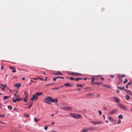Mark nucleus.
Instances as JSON below:
<instances>
[{
  "label": "nucleus",
  "instance_id": "obj_3",
  "mask_svg": "<svg viewBox=\"0 0 132 132\" xmlns=\"http://www.w3.org/2000/svg\"><path fill=\"white\" fill-rule=\"evenodd\" d=\"M118 106L124 110L126 111L128 110V109L126 107L125 105H123L121 104H118Z\"/></svg>",
  "mask_w": 132,
  "mask_h": 132
},
{
  "label": "nucleus",
  "instance_id": "obj_10",
  "mask_svg": "<svg viewBox=\"0 0 132 132\" xmlns=\"http://www.w3.org/2000/svg\"><path fill=\"white\" fill-rule=\"evenodd\" d=\"M91 129V128H88L86 129H82L81 132H87L90 130Z\"/></svg>",
  "mask_w": 132,
  "mask_h": 132
},
{
  "label": "nucleus",
  "instance_id": "obj_54",
  "mask_svg": "<svg viewBox=\"0 0 132 132\" xmlns=\"http://www.w3.org/2000/svg\"><path fill=\"white\" fill-rule=\"evenodd\" d=\"M100 78L102 80H104V78L103 77H101Z\"/></svg>",
  "mask_w": 132,
  "mask_h": 132
},
{
  "label": "nucleus",
  "instance_id": "obj_4",
  "mask_svg": "<svg viewBox=\"0 0 132 132\" xmlns=\"http://www.w3.org/2000/svg\"><path fill=\"white\" fill-rule=\"evenodd\" d=\"M117 111L118 109L117 108H116L112 111L109 112L108 114H114L116 113L117 112Z\"/></svg>",
  "mask_w": 132,
  "mask_h": 132
},
{
  "label": "nucleus",
  "instance_id": "obj_39",
  "mask_svg": "<svg viewBox=\"0 0 132 132\" xmlns=\"http://www.w3.org/2000/svg\"><path fill=\"white\" fill-rule=\"evenodd\" d=\"M57 78H58V77H55L54 78H53V81H55L56 79Z\"/></svg>",
  "mask_w": 132,
  "mask_h": 132
},
{
  "label": "nucleus",
  "instance_id": "obj_38",
  "mask_svg": "<svg viewBox=\"0 0 132 132\" xmlns=\"http://www.w3.org/2000/svg\"><path fill=\"white\" fill-rule=\"evenodd\" d=\"M32 102L31 103H30V104H29V106L28 107V108H29L31 107L32 105Z\"/></svg>",
  "mask_w": 132,
  "mask_h": 132
},
{
  "label": "nucleus",
  "instance_id": "obj_42",
  "mask_svg": "<svg viewBox=\"0 0 132 132\" xmlns=\"http://www.w3.org/2000/svg\"><path fill=\"white\" fill-rule=\"evenodd\" d=\"M10 68L12 69H14V68L13 67L10 66Z\"/></svg>",
  "mask_w": 132,
  "mask_h": 132
},
{
  "label": "nucleus",
  "instance_id": "obj_44",
  "mask_svg": "<svg viewBox=\"0 0 132 132\" xmlns=\"http://www.w3.org/2000/svg\"><path fill=\"white\" fill-rule=\"evenodd\" d=\"M47 127H48V126H46V127H44V129L45 130H47Z\"/></svg>",
  "mask_w": 132,
  "mask_h": 132
},
{
  "label": "nucleus",
  "instance_id": "obj_26",
  "mask_svg": "<svg viewBox=\"0 0 132 132\" xmlns=\"http://www.w3.org/2000/svg\"><path fill=\"white\" fill-rule=\"evenodd\" d=\"M60 88V87H58L54 88L52 89L53 90H58Z\"/></svg>",
  "mask_w": 132,
  "mask_h": 132
},
{
  "label": "nucleus",
  "instance_id": "obj_58",
  "mask_svg": "<svg viewBox=\"0 0 132 132\" xmlns=\"http://www.w3.org/2000/svg\"><path fill=\"white\" fill-rule=\"evenodd\" d=\"M116 91H117V93H118L119 92V90H118L117 89H116Z\"/></svg>",
  "mask_w": 132,
  "mask_h": 132
},
{
  "label": "nucleus",
  "instance_id": "obj_22",
  "mask_svg": "<svg viewBox=\"0 0 132 132\" xmlns=\"http://www.w3.org/2000/svg\"><path fill=\"white\" fill-rule=\"evenodd\" d=\"M117 88L120 90H124L125 87L123 86V87H118Z\"/></svg>",
  "mask_w": 132,
  "mask_h": 132
},
{
  "label": "nucleus",
  "instance_id": "obj_50",
  "mask_svg": "<svg viewBox=\"0 0 132 132\" xmlns=\"http://www.w3.org/2000/svg\"><path fill=\"white\" fill-rule=\"evenodd\" d=\"M4 68V67L3 66H2L1 67V70H3Z\"/></svg>",
  "mask_w": 132,
  "mask_h": 132
},
{
  "label": "nucleus",
  "instance_id": "obj_28",
  "mask_svg": "<svg viewBox=\"0 0 132 132\" xmlns=\"http://www.w3.org/2000/svg\"><path fill=\"white\" fill-rule=\"evenodd\" d=\"M8 96H4L3 99L4 100H5L7 99L8 98Z\"/></svg>",
  "mask_w": 132,
  "mask_h": 132
},
{
  "label": "nucleus",
  "instance_id": "obj_2",
  "mask_svg": "<svg viewBox=\"0 0 132 132\" xmlns=\"http://www.w3.org/2000/svg\"><path fill=\"white\" fill-rule=\"evenodd\" d=\"M60 109L64 111H69L72 109L71 107H60Z\"/></svg>",
  "mask_w": 132,
  "mask_h": 132
},
{
  "label": "nucleus",
  "instance_id": "obj_14",
  "mask_svg": "<svg viewBox=\"0 0 132 132\" xmlns=\"http://www.w3.org/2000/svg\"><path fill=\"white\" fill-rule=\"evenodd\" d=\"M75 113H70L69 114V116L75 118Z\"/></svg>",
  "mask_w": 132,
  "mask_h": 132
},
{
  "label": "nucleus",
  "instance_id": "obj_18",
  "mask_svg": "<svg viewBox=\"0 0 132 132\" xmlns=\"http://www.w3.org/2000/svg\"><path fill=\"white\" fill-rule=\"evenodd\" d=\"M64 85L67 87H71L72 86V85L68 83H65L64 84Z\"/></svg>",
  "mask_w": 132,
  "mask_h": 132
},
{
  "label": "nucleus",
  "instance_id": "obj_23",
  "mask_svg": "<svg viewBox=\"0 0 132 132\" xmlns=\"http://www.w3.org/2000/svg\"><path fill=\"white\" fill-rule=\"evenodd\" d=\"M118 118L119 119H122L123 118V117L122 115L120 114L118 116Z\"/></svg>",
  "mask_w": 132,
  "mask_h": 132
},
{
  "label": "nucleus",
  "instance_id": "obj_32",
  "mask_svg": "<svg viewBox=\"0 0 132 132\" xmlns=\"http://www.w3.org/2000/svg\"><path fill=\"white\" fill-rule=\"evenodd\" d=\"M76 86H78L80 87H83L82 85L81 84H77Z\"/></svg>",
  "mask_w": 132,
  "mask_h": 132
},
{
  "label": "nucleus",
  "instance_id": "obj_62",
  "mask_svg": "<svg viewBox=\"0 0 132 132\" xmlns=\"http://www.w3.org/2000/svg\"><path fill=\"white\" fill-rule=\"evenodd\" d=\"M103 117L104 118V119H105V117L104 115H103Z\"/></svg>",
  "mask_w": 132,
  "mask_h": 132
},
{
  "label": "nucleus",
  "instance_id": "obj_24",
  "mask_svg": "<svg viewBox=\"0 0 132 132\" xmlns=\"http://www.w3.org/2000/svg\"><path fill=\"white\" fill-rule=\"evenodd\" d=\"M124 90H125V92H126V93H128V94L129 93H130L131 92L130 91H129V90H128L127 89Z\"/></svg>",
  "mask_w": 132,
  "mask_h": 132
},
{
  "label": "nucleus",
  "instance_id": "obj_20",
  "mask_svg": "<svg viewBox=\"0 0 132 132\" xmlns=\"http://www.w3.org/2000/svg\"><path fill=\"white\" fill-rule=\"evenodd\" d=\"M102 82H95L94 83H92V84H96L98 85H101L102 84Z\"/></svg>",
  "mask_w": 132,
  "mask_h": 132
},
{
  "label": "nucleus",
  "instance_id": "obj_36",
  "mask_svg": "<svg viewBox=\"0 0 132 132\" xmlns=\"http://www.w3.org/2000/svg\"><path fill=\"white\" fill-rule=\"evenodd\" d=\"M24 117H29L30 116L29 114H25L24 115Z\"/></svg>",
  "mask_w": 132,
  "mask_h": 132
},
{
  "label": "nucleus",
  "instance_id": "obj_15",
  "mask_svg": "<svg viewBox=\"0 0 132 132\" xmlns=\"http://www.w3.org/2000/svg\"><path fill=\"white\" fill-rule=\"evenodd\" d=\"M28 96V94H27V95H26L25 97L24 98L23 100L24 102H26L27 100V98Z\"/></svg>",
  "mask_w": 132,
  "mask_h": 132
},
{
  "label": "nucleus",
  "instance_id": "obj_47",
  "mask_svg": "<svg viewBox=\"0 0 132 132\" xmlns=\"http://www.w3.org/2000/svg\"><path fill=\"white\" fill-rule=\"evenodd\" d=\"M75 79V80L76 81H78L79 80V79L78 78H76Z\"/></svg>",
  "mask_w": 132,
  "mask_h": 132
},
{
  "label": "nucleus",
  "instance_id": "obj_55",
  "mask_svg": "<svg viewBox=\"0 0 132 132\" xmlns=\"http://www.w3.org/2000/svg\"><path fill=\"white\" fill-rule=\"evenodd\" d=\"M131 83V82H128L127 84V85H130V84Z\"/></svg>",
  "mask_w": 132,
  "mask_h": 132
},
{
  "label": "nucleus",
  "instance_id": "obj_25",
  "mask_svg": "<svg viewBox=\"0 0 132 132\" xmlns=\"http://www.w3.org/2000/svg\"><path fill=\"white\" fill-rule=\"evenodd\" d=\"M103 87H106L108 88H111V86L108 85H103L102 86Z\"/></svg>",
  "mask_w": 132,
  "mask_h": 132
},
{
  "label": "nucleus",
  "instance_id": "obj_41",
  "mask_svg": "<svg viewBox=\"0 0 132 132\" xmlns=\"http://www.w3.org/2000/svg\"><path fill=\"white\" fill-rule=\"evenodd\" d=\"M38 79H40L41 80L43 81V80H43V78H40V77H38Z\"/></svg>",
  "mask_w": 132,
  "mask_h": 132
},
{
  "label": "nucleus",
  "instance_id": "obj_45",
  "mask_svg": "<svg viewBox=\"0 0 132 132\" xmlns=\"http://www.w3.org/2000/svg\"><path fill=\"white\" fill-rule=\"evenodd\" d=\"M126 76L125 75H121V77H125Z\"/></svg>",
  "mask_w": 132,
  "mask_h": 132
},
{
  "label": "nucleus",
  "instance_id": "obj_64",
  "mask_svg": "<svg viewBox=\"0 0 132 132\" xmlns=\"http://www.w3.org/2000/svg\"><path fill=\"white\" fill-rule=\"evenodd\" d=\"M87 79V78H84L83 79L84 80H86Z\"/></svg>",
  "mask_w": 132,
  "mask_h": 132
},
{
  "label": "nucleus",
  "instance_id": "obj_8",
  "mask_svg": "<svg viewBox=\"0 0 132 132\" xmlns=\"http://www.w3.org/2000/svg\"><path fill=\"white\" fill-rule=\"evenodd\" d=\"M112 100L113 101V100H114L115 102L117 103H119L120 102L118 98L115 97H113L111 98Z\"/></svg>",
  "mask_w": 132,
  "mask_h": 132
},
{
  "label": "nucleus",
  "instance_id": "obj_12",
  "mask_svg": "<svg viewBox=\"0 0 132 132\" xmlns=\"http://www.w3.org/2000/svg\"><path fill=\"white\" fill-rule=\"evenodd\" d=\"M109 120L113 123H115L116 122L115 120H114L112 117H109Z\"/></svg>",
  "mask_w": 132,
  "mask_h": 132
},
{
  "label": "nucleus",
  "instance_id": "obj_5",
  "mask_svg": "<svg viewBox=\"0 0 132 132\" xmlns=\"http://www.w3.org/2000/svg\"><path fill=\"white\" fill-rule=\"evenodd\" d=\"M91 123L93 124L94 125H96L97 124H102V122L101 121H90Z\"/></svg>",
  "mask_w": 132,
  "mask_h": 132
},
{
  "label": "nucleus",
  "instance_id": "obj_9",
  "mask_svg": "<svg viewBox=\"0 0 132 132\" xmlns=\"http://www.w3.org/2000/svg\"><path fill=\"white\" fill-rule=\"evenodd\" d=\"M68 74H70L71 75H77V76H79V75H80V74L77 73H76L74 72H72L71 73H68Z\"/></svg>",
  "mask_w": 132,
  "mask_h": 132
},
{
  "label": "nucleus",
  "instance_id": "obj_27",
  "mask_svg": "<svg viewBox=\"0 0 132 132\" xmlns=\"http://www.w3.org/2000/svg\"><path fill=\"white\" fill-rule=\"evenodd\" d=\"M92 95V94L91 93L88 94L86 95L87 97H90Z\"/></svg>",
  "mask_w": 132,
  "mask_h": 132
},
{
  "label": "nucleus",
  "instance_id": "obj_46",
  "mask_svg": "<svg viewBox=\"0 0 132 132\" xmlns=\"http://www.w3.org/2000/svg\"><path fill=\"white\" fill-rule=\"evenodd\" d=\"M0 123H1L2 124H5V123L3 122H2L1 121H0Z\"/></svg>",
  "mask_w": 132,
  "mask_h": 132
},
{
  "label": "nucleus",
  "instance_id": "obj_33",
  "mask_svg": "<svg viewBox=\"0 0 132 132\" xmlns=\"http://www.w3.org/2000/svg\"><path fill=\"white\" fill-rule=\"evenodd\" d=\"M121 122V121L120 119H119L118 120L117 122V124H118L120 123Z\"/></svg>",
  "mask_w": 132,
  "mask_h": 132
},
{
  "label": "nucleus",
  "instance_id": "obj_34",
  "mask_svg": "<svg viewBox=\"0 0 132 132\" xmlns=\"http://www.w3.org/2000/svg\"><path fill=\"white\" fill-rule=\"evenodd\" d=\"M70 79L71 80H74L75 79V78L73 77H71L70 78Z\"/></svg>",
  "mask_w": 132,
  "mask_h": 132
},
{
  "label": "nucleus",
  "instance_id": "obj_13",
  "mask_svg": "<svg viewBox=\"0 0 132 132\" xmlns=\"http://www.w3.org/2000/svg\"><path fill=\"white\" fill-rule=\"evenodd\" d=\"M54 74L56 75H62V74L60 71H58L56 73H54Z\"/></svg>",
  "mask_w": 132,
  "mask_h": 132
},
{
  "label": "nucleus",
  "instance_id": "obj_11",
  "mask_svg": "<svg viewBox=\"0 0 132 132\" xmlns=\"http://www.w3.org/2000/svg\"><path fill=\"white\" fill-rule=\"evenodd\" d=\"M14 97H13L12 98V100H13V101L14 103H15L16 101H19L20 100H21V98H19L18 97L17 98L14 99Z\"/></svg>",
  "mask_w": 132,
  "mask_h": 132
},
{
  "label": "nucleus",
  "instance_id": "obj_51",
  "mask_svg": "<svg viewBox=\"0 0 132 132\" xmlns=\"http://www.w3.org/2000/svg\"><path fill=\"white\" fill-rule=\"evenodd\" d=\"M54 122H52V124L50 125H53L54 124Z\"/></svg>",
  "mask_w": 132,
  "mask_h": 132
},
{
  "label": "nucleus",
  "instance_id": "obj_43",
  "mask_svg": "<svg viewBox=\"0 0 132 132\" xmlns=\"http://www.w3.org/2000/svg\"><path fill=\"white\" fill-rule=\"evenodd\" d=\"M107 109V108L106 107H104V110L106 111Z\"/></svg>",
  "mask_w": 132,
  "mask_h": 132
},
{
  "label": "nucleus",
  "instance_id": "obj_52",
  "mask_svg": "<svg viewBox=\"0 0 132 132\" xmlns=\"http://www.w3.org/2000/svg\"><path fill=\"white\" fill-rule=\"evenodd\" d=\"M30 83H32L33 82H35L34 81H33V80H30Z\"/></svg>",
  "mask_w": 132,
  "mask_h": 132
},
{
  "label": "nucleus",
  "instance_id": "obj_56",
  "mask_svg": "<svg viewBox=\"0 0 132 132\" xmlns=\"http://www.w3.org/2000/svg\"><path fill=\"white\" fill-rule=\"evenodd\" d=\"M27 94H28L26 92H24V95H27Z\"/></svg>",
  "mask_w": 132,
  "mask_h": 132
},
{
  "label": "nucleus",
  "instance_id": "obj_53",
  "mask_svg": "<svg viewBox=\"0 0 132 132\" xmlns=\"http://www.w3.org/2000/svg\"><path fill=\"white\" fill-rule=\"evenodd\" d=\"M12 72L13 73H14L16 72V70H14L12 71Z\"/></svg>",
  "mask_w": 132,
  "mask_h": 132
},
{
  "label": "nucleus",
  "instance_id": "obj_16",
  "mask_svg": "<svg viewBox=\"0 0 132 132\" xmlns=\"http://www.w3.org/2000/svg\"><path fill=\"white\" fill-rule=\"evenodd\" d=\"M35 94L37 96H38L43 95V93L42 92H38L37 93H36Z\"/></svg>",
  "mask_w": 132,
  "mask_h": 132
},
{
  "label": "nucleus",
  "instance_id": "obj_30",
  "mask_svg": "<svg viewBox=\"0 0 132 132\" xmlns=\"http://www.w3.org/2000/svg\"><path fill=\"white\" fill-rule=\"evenodd\" d=\"M0 85L5 88L6 87L7 88V86L6 84H5V85H3V84H0Z\"/></svg>",
  "mask_w": 132,
  "mask_h": 132
},
{
  "label": "nucleus",
  "instance_id": "obj_48",
  "mask_svg": "<svg viewBox=\"0 0 132 132\" xmlns=\"http://www.w3.org/2000/svg\"><path fill=\"white\" fill-rule=\"evenodd\" d=\"M95 79L94 78H92V82H93L94 81Z\"/></svg>",
  "mask_w": 132,
  "mask_h": 132
},
{
  "label": "nucleus",
  "instance_id": "obj_17",
  "mask_svg": "<svg viewBox=\"0 0 132 132\" xmlns=\"http://www.w3.org/2000/svg\"><path fill=\"white\" fill-rule=\"evenodd\" d=\"M15 86L17 87L18 88L19 87L21 86V85L20 84L18 83V84H15Z\"/></svg>",
  "mask_w": 132,
  "mask_h": 132
},
{
  "label": "nucleus",
  "instance_id": "obj_6",
  "mask_svg": "<svg viewBox=\"0 0 132 132\" xmlns=\"http://www.w3.org/2000/svg\"><path fill=\"white\" fill-rule=\"evenodd\" d=\"M82 117V116L79 114H77L75 113V118L76 119H79L81 118Z\"/></svg>",
  "mask_w": 132,
  "mask_h": 132
},
{
  "label": "nucleus",
  "instance_id": "obj_29",
  "mask_svg": "<svg viewBox=\"0 0 132 132\" xmlns=\"http://www.w3.org/2000/svg\"><path fill=\"white\" fill-rule=\"evenodd\" d=\"M8 109L9 110H11L12 109V107L11 106L8 105L7 106Z\"/></svg>",
  "mask_w": 132,
  "mask_h": 132
},
{
  "label": "nucleus",
  "instance_id": "obj_35",
  "mask_svg": "<svg viewBox=\"0 0 132 132\" xmlns=\"http://www.w3.org/2000/svg\"><path fill=\"white\" fill-rule=\"evenodd\" d=\"M98 112L99 114V115L100 116L102 113V112L101 111L98 110Z\"/></svg>",
  "mask_w": 132,
  "mask_h": 132
},
{
  "label": "nucleus",
  "instance_id": "obj_19",
  "mask_svg": "<svg viewBox=\"0 0 132 132\" xmlns=\"http://www.w3.org/2000/svg\"><path fill=\"white\" fill-rule=\"evenodd\" d=\"M125 97L127 100H129L130 98L129 96L128 95H126Z\"/></svg>",
  "mask_w": 132,
  "mask_h": 132
},
{
  "label": "nucleus",
  "instance_id": "obj_59",
  "mask_svg": "<svg viewBox=\"0 0 132 132\" xmlns=\"http://www.w3.org/2000/svg\"><path fill=\"white\" fill-rule=\"evenodd\" d=\"M77 89L79 91H80L81 90V89H80V88H77Z\"/></svg>",
  "mask_w": 132,
  "mask_h": 132
},
{
  "label": "nucleus",
  "instance_id": "obj_63",
  "mask_svg": "<svg viewBox=\"0 0 132 132\" xmlns=\"http://www.w3.org/2000/svg\"><path fill=\"white\" fill-rule=\"evenodd\" d=\"M128 85H127V84L126 85V87L127 88H128Z\"/></svg>",
  "mask_w": 132,
  "mask_h": 132
},
{
  "label": "nucleus",
  "instance_id": "obj_21",
  "mask_svg": "<svg viewBox=\"0 0 132 132\" xmlns=\"http://www.w3.org/2000/svg\"><path fill=\"white\" fill-rule=\"evenodd\" d=\"M118 77H119V81H120V82H119V84H120V83L122 81V79L121 77H120V76L119 75H118Z\"/></svg>",
  "mask_w": 132,
  "mask_h": 132
},
{
  "label": "nucleus",
  "instance_id": "obj_40",
  "mask_svg": "<svg viewBox=\"0 0 132 132\" xmlns=\"http://www.w3.org/2000/svg\"><path fill=\"white\" fill-rule=\"evenodd\" d=\"M5 116L4 114H0V117H3Z\"/></svg>",
  "mask_w": 132,
  "mask_h": 132
},
{
  "label": "nucleus",
  "instance_id": "obj_49",
  "mask_svg": "<svg viewBox=\"0 0 132 132\" xmlns=\"http://www.w3.org/2000/svg\"><path fill=\"white\" fill-rule=\"evenodd\" d=\"M58 77V78H62V79H63L64 78L63 77Z\"/></svg>",
  "mask_w": 132,
  "mask_h": 132
},
{
  "label": "nucleus",
  "instance_id": "obj_60",
  "mask_svg": "<svg viewBox=\"0 0 132 132\" xmlns=\"http://www.w3.org/2000/svg\"><path fill=\"white\" fill-rule=\"evenodd\" d=\"M110 76L111 77L113 78L114 77V76L113 75H111Z\"/></svg>",
  "mask_w": 132,
  "mask_h": 132
},
{
  "label": "nucleus",
  "instance_id": "obj_37",
  "mask_svg": "<svg viewBox=\"0 0 132 132\" xmlns=\"http://www.w3.org/2000/svg\"><path fill=\"white\" fill-rule=\"evenodd\" d=\"M128 82V80L126 79L125 80V81H123V83L125 84Z\"/></svg>",
  "mask_w": 132,
  "mask_h": 132
},
{
  "label": "nucleus",
  "instance_id": "obj_61",
  "mask_svg": "<svg viewBox=\"0 0 132 132\" xmlns=\"http://www.w3.org/2000/svg\"><path fill=\"white\" fill-rule=\"evenodd\" d=\"M22 79L23 80H24L25 79V78L24 77H23L22 78Z\"/></svg>",
  "mask_w": 132,
  "mask_h": 132
},
{
  "label": "nucleus",
  "instance_id": "obj_1",
  "mask_svg": "<svg viewBox=\"0 0 132 132\" xmlns=\"http://www.w3.org/2000/svg\"><path fill=\"white\" fill-rule=\"evenodd\" d=\"M43 102L48 104H50L51 103L50 102H55L56 103L58 102V100L57 99H54L50 96H46Z\"/></svg>",
  "mask_w": 132,
  "mask_h": 132
},
{
  "label": "nucleus",
  "instance_id": "obj_57",
  "mask_svg": "<svg viewBox=\"0 0 132 132\" xmlns=\"http://www.w3.org/2000/svg\"><path fill=\"white\" fill-rule=\"evenodd\" d=\"M32 79H33L34 80H37V78H32Z\"/></svg>",
  "mask_w": 132,
  "mask_h": 132
},
{
  "label": "nucleus",
  "instance_id": "obj_7",
  "mask_svg": "<svg viewBox=\"0 0 132 132\" xmlns=\"http://www.w3.org/2000/svg\"><path fill=\"white\" fill-rule=\"evenodd\" d=\"M38 98V96L35 94L34 95L32 98L31 99V100L32 101L34 100H36Z\"/></svg>",
  "mask_w": 132,
  "mask_h": 132
},
{
  "label": "nucleus",
  "instance_id": "obj_31",
  "mask_svg": "<svg viewBox=\"0 0 132 132\" xmlns=\"http://www.w3.org/2000/svg\"><path fill=\"white\" fill-rule=\"evenodd\" d=\"M34 121L36 122H37L39 120V119H37L36 118H35L34 119Z\"/></svg>",
  "mask_w": 132,
  "mask_h": 132
}]
</instances>
